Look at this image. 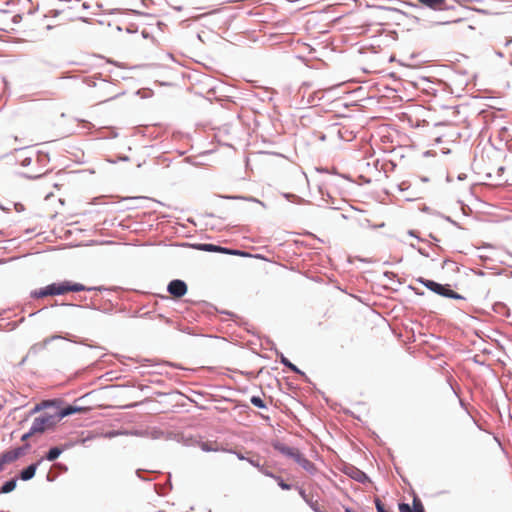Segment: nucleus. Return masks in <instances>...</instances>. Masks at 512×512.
I'll return each instance as SVG.
<instances>
[{
	"label": "nucleus",
	"mask_w": 512,
	"mask_h": 512,
	"mask_svg": "<svg viewBox=\"0 0 512 512\" xmlns=\"http://www.w3.org/2000/svg\"><path fill=\"white\" fill-rule=\"evenodd\" d=\"M43 174H39V175H35V176H31V175H27V174H24V176L28 179H38L42 176Z\"/></svg>",
	"instance_id": "obj_55"
},
{
	"label": "nucleus",
	"mask_w": 512,
	"mask_h": 512,
	"mask_svg": "<svg viewBox=\"0 0 512 512\" xmlns=\"http://www.w3.org/2000/svg\"><path fill=\"white\" fill-rule=\"evenodd\" d=\"M417 251H418L419 254H421L424 257H429L430 256L428 251L426 249H424V248L418 247Z\"/></svg>",
	"instance_id": "obj_49"
},
{
	"label": "nucleus",
	"mask_w": 512,
	"mask_h": 512,
	"mask_svg": "<svg viewBox=\"0 0 512 512\" xmlns=\"http://www.w3.org/2000/svg\"><path fill=\"white\" fill-rule=\"evenodd\" d=\"M452 291H453V289L450 284H443L442 290H441V293L439 296H442L444 298H450V294Z\"/></svg>",
	"instance_id": "obj_31"
},
{
	"label": "nucleus",
	"mask_w": 512,
	"mask_h": 512,
	"mask_svg": "<svg viewBox=\"0 0 512 512\" xmlns=\"http://www.w3.org/2000/svg\"><path fill=\"white\" fill-rule=\"evenodd\" d=\"M130 12L134 15L140 16V15H146L145 13H142L138 10L131 9Z\"/></svg>",
	"instance_id": "obj_57"
},
{
	"label": "nucleus",
	"mask_w": 512,
	"mask_h": 512,
	"mask_svg": "<svg viewBox=\"0 0 512 512\" xmlns=\"http://www.w3.org/2000/svg\"><path fill=\"white\" fill-rule=\"evenodd\" d=\"M266 343L269 346L268 349H270L271 351H274L275 354L277 355V351H279V350L277 349L276 344L269 338L266 339Z\"/></svg>",
	"instance_id": "obj_39"
},
{
	"label": "nucleus",
	"mask_w": 512,
	"mask_h": 512,
	"mask_svg": "<svg viewBox=\"0 0 512 512\" xmlns=\"http://www.w3.org/2000/svg\"><path fill=\"white\" fill-rule=\"evenodd\" d=\"M145 473H148V471L144 470V469H137L136 470V475H137L138 478H140L143 481H150L151 478H147V477L143 476V474H145Z\"/></svg>",
	"instance_id": "obj_35"
},
{
	"label": "nucleus",
	"mask_w": 512,
	"mask_h": 512,
	"mask_svg": "<svg viewBox=\"0 0 512 512\" xmlns=\"http://www.w3.org/2000/svg\"><path fill=\"white\" fill-rule=\"evenodd\" d=\"M449 299H453V300H465L466 298L459 294L458 292L456 291H452L451 294H450V298Z\"/></svg>",
	"instance_id": "obj_38"
},
{
	"label": "nucleus",
	"mask_w": 512,
	"mask_h": 512,
	"mask_svg": "<svg viewBox=\"0 0 512 512\" xmlns=\"http://www.w3.org/2000/svg\"><path fill=\"white\" fill-rule=\"evenodd\" d=\"M75 445V442L73 441H68V442H65L64 444L62 445H59L60 449H63V452L72 448L73 446Z\"/></svg>",
	"instance_id": "obj_41"
},
{
	"label": "nucleus",
	"mask_w": 512,
	"mask_h": 512,
	"mask_svg": "<svg viewBox=\"0 0 512 512\" xmlns=\"http://www.w3.org/2000/svg\"><path fill=\"white\" fill-rule=\"evenodd\" d=\"M474 273L476 275H478V276H484L485 275V273L482 270H476V271H474Z\"/></svg>",
	"instance_id": "obj_64"
},
{
	"label": "nucleus",
	"mask_w": 512,
	"mask_h": 512,
	"mask_svg": "<svg viewBox=\"0 0 512 512\" xmlns=\"http://www.w3.org/2000/svg\"><path fill=\"white\" fill-rule=\"evenodd\" d=\"M101 74H95L93 76H87L83 79V83H85L89 87H96L97 80L100 79Z\"/></svg>",
	"instance_id": "obj_26"
},
{
	"label": "nucleus",
	"mask_w": 512,
	"mask_h": 512,
	"mask_svg": "<svg viewBox=\"0 0 512 512\" xmlns=\"http://www.w3.org/2000/svg\"><path fill=\"white\" fill-rule=\"evenodd\" d=\"M29 356H30V355H28V353H27V354H26V356H24V357L22 358V360L20 361L19 365H23V364L26 362V360H27V358H28Z\"/></svg>",
	"instance_id": "obj_62"
},
{
	"label": "nucleus",
	"mask_w": 512,
	"mask_h": 512,
	"mask_svg": "<svg viewBox=\"0 0 512 512\" xmlns=\"http://www.w3.org/2000/svg\"><path fill=\"white\" fill-rule=\"evenodd\" d=\"M106 290L103 286H85L84 284L64 280L60 282H53L39 289L32 290L30 297L33 299L45 298L48 296L64 295L68 292H81V291H102Z\"/></svg>",
	"instance_id": "obj_1"
},
{
	"label": "nucleus",
	"mask_w": 512,
	"mask_h": 512,
	"mask_svg": "<svg viewBox=\"0 0 512 512\" xmlns=\"http://www.w3.org/2000/svg\"><path fill=\"white\" fill-rule=\"evenodd\" d=\"M8 464L2 453L0 454V472L4 469V466Z\"/></svg>",
	"instance_id": "obj_48"
},
{
	"label": "nucleus",
	"mask_w": 512,
	"mask_h": 512,
	"mask_svg": "<svg viewBox=\"0 0 512 512\" xmlns=\"http://www.w3.org/2000/svg\"><path fill=\"white\" fill-rule=\"evenodd\" d=\"M419 3L424 6L433 9V10H448L452 9L453 6H447L446 0H417Z\"/></svg>",
	"instance_id": "obj_14"
},
{
	"label": "nucleus",
	"mask_w": 512,
	"mask_h": 512,
	"mask_svg": "<svg viewBox=\"0 0 512 512\" xmlns=\"http://www.w3.org/2000/svg\"><path fill=\"white\" fill-rule=\"evenodd\" d=\"M8 325L11 326L12 330L18 327V323L17 322H10V323H8Z\"/></svg>",
	"instance_id": "obj_61"
},
{
	"label": "nucleus",
	"mask_w": 512,
	"mask_h": 512,
	"mask_svg": "<svg viewBox=\"0 0 512 512\" xmlns=\"http://www.w3.org/2000/svg\"><path fill=\"white\" fill-rule=\"evenodd\" d=\"M19 0H8L5 2V5L6 6H9V5H14L16 2H18Z\"/></svg>",
	"instance_id": "obj_59"
},
{
	"label": "nucleus",
	"mask_w": 512,
	"mask_h": 512,
	"mask_svg": "<svg viewBox=\"0 0 512 512\" xmlns=\"http://www.w3.org/2000/svg\"><path fill=\"white\" fill-rule=\"evenodd\" d=\"M63 401L61 399H48L37 403L30 411V414L33 415L40 411L49 409V408H59V405H62Z\"/></svg>",
	"instance_id": "obj_12"
},
{
	"label": "nucleus",
	"mask_w": 512,
	"mask_h": 512,
	"mask_svg": "<svg viewBox=\"0 0 512 512\" xmlns=\"http://www.w3.org/2000/svg\"><path fill=\"white\" fill-rule=\"evenodd\" d=\"M63 306H71V307H78V308H90L93 310H101L95 303V301L91 300L90 303H87L86 305H77L72 303H63Z\"/></svg>",
	"instance_id": "obj_27"
},
{
	"label": "nucleus",
	"mask_w": 512,
	"mask_h": 512,
	"mask_svg": "<svg viewBox=\"0 0 512 512\" xmlns=\"http://www.w3.org/2000/svg\"><path fill=\"white\" fill-rule=\"evenodd\" d=\"M442 218H444L447 222L451 223L452 225L456 226L457 228H461L458 222L453 220L450 216L442 215Z\"/></svg>",
	"instance_id": "obj_46"
},
{
	"label": "nucleus",
	"mask_w": 512,
	"mask_h": 512,
	"mask_svg": "<svg viewBox=\"0 0 512 512\" xmlns=\"http://www.w3.org/2000/svg\"><path fill=\"white\" fill-rule=\"evenodd\" d=\"M220 313L230 316L239 326L248 325V322L244 318L238 316L234 312L223 310L220 311Z\"/></svg>",
	"instance_id": "obj_21"
},
{
	"label": "nucleus",
	"mask_w": 512,
	"mask_h": 512,
	"mask_svg": "<svg viewBox=\"0 0 512 512\" xmlns=\"http://www.w3.org/2000/svg\"><path fill=\"white\" fill-rule=\"evenodd\" d=\"M273 479L282 490L288 491L292 489V484L287 483L281 476L276 474Z\"/></svg>",
	"instance_id": "obj_25"
},
{
	"label": "nucleus",
	"mask_w": 512,
	"mask_h": 512,
	"mask_svg": "<svg viewBox=\"0 0 512 512\" xmlns=\"http://www.w3.org/2000/svg\"><path fill=\"white\" fill-rule=\"evenodd\" d=\"M457 178H458V180L463 181V180H465L467 178V175L464 174V173H461V174L458 175Z\"/></svg>",
	"instance_id": "obj_58"
},
{
	"label": "nucleus",
	"mask_w": 512,
	"mask_h": 512,
	"mask_svg": "<svg viewBox=\"0 0 512 512\" xmlns=\"http://www.w3.org/2000/svg\"><path fill=\"white\" fill-rule=\"evenodd\" d=\"M31 163H32V158H31V157H24V158L20 161V164H21V166H23V167H27V166H29Z\"/></svg>",
	"instance_id": "obj_45"
},
{
	"label": "nucleus",
	"mask_w": 512,
	"mask_h": 512,
	"mask_svg": "<svg viewBox=\"0 0 512 512\" xmlns=\"http://www.w3.org/2000/svg\"><path fill=\"white\" fill-rule=\"evenodd\" d=\"M474 10H475L476 12L481 13V14H484V15L489 14V12H488L487 10H485V9L475 8Z\"/></svg>",
	"instance_id": "obj_54"
},
{
	"label": "nucleus",
	"mask_w": 512,
	"mask_h": 512,
	"mask_svg": "<svg viewBox=\"0 0 512 512\" xmlns=\"http://www.w3.org/2000/svg\"><path fill=\"white\" fill-rule=\"evenodd\" d=\"M260 473H262L263 475H265L266 477H269V478H274L275 477V473H273L272 471L266 469L264 466H262V469H260L259 471Z\"/></svg>",
	"instance_id": "obj_36"
},
{
	"label": "nucleus",
	"mask_w": 512,
	"mask_h": 512,
	"mask_svg": "<svg viewBox=\"0 0 512 512\" xmlns=\"http://www.w3.org/2000/svg\"><path fill=\"white\" fill-rule=\"evenodd\" d=\"M307 504L309 505L312 511L319 512L320 506L318 502L310 500L307 502Z\"/></svg>",
	"instance_id": "obj_37"
},
{
	"label": "nucleus",
	"mask_w": 512,
	"mask_h": 512,
	"mask_svg": "<svg viewBox=\"0 0 512 512\" xmlns=\"http://www.w3.org/2000/svg\"><path fill=\"white\" fill-rule=\"evenodd\" d=\"M408 235L416 238L418 241L424 242V239L418 236V232L416 230H409Z\"/></svg>",
	"instance_id": "obj_47"
},
{
	"label": "nucleus",
	"mask_w": 512,
	"mask_h": 512,
	"mask_svg": "<svg viewBox=\"0 0 512 512\" xmlns=\"http://www.w3.org/2000/svg\"><path fill=\"white\" fill-rule=\"evenodd\" d=\"M14 206H15V209H16L17 212H21V211L24 210V206L21 203H15Z\"/></svg>",
	"instance_id": "obj_52"
},
{
	"label": "nucleus",
	"mask_w": 512,
	"mask_h": 512,
	"mask_svg": "<svg viewBox=\"0 0 512 512\" xmlns=\"http://www.w3.org/2000/svg\"><path fill=\"white\" fill-rule=\"evenodd\" d=\"M247 462L249 464H251L253 467L257 468L258 471H260V469H262V464L260 463V460L257 458V459H254V458H247Z\"/></svg>",
	"instance_id": "obj_33"
},
{
	"label": "nucleus",
	"mask_w": 512,
	"mask_h": 512,
	"mask_svg": "<svg viewBox=\"0 0 512 512\" xmlns=\"http://www.w3.org/2000/svg\"><path fill=\"white\" fill-rule=\"evenodd\" d=\"M250 402L253 406H255L259 409H267V405H266L265 401L258 395L251 396Z\"/></svg>",
	"instance_id": "obj_22"
},
{
	"label": "nucleus",
	"mask_w": 512,
	"mask_h": 512,
	"mask_svg": "<svg viewBox=\"0 0 512 512\" xmlns=\"http://www.w3.org/2000/svg\"><path fill=\"white\" fill-rule=\"evenodd\" d=\"M416 281L418 283H420L421 285H423L424 287H426L431 292H433L437 295H440L441 290H442V285H443L442 283H439V282L431 280V279H426L422 276H419L418 278H416Z\"/></svg>",
	"instance_id": "obj_13"
},
{
	"label": "nucleus",
	"mask_w": 512,
	"mask_h": 512,
	"mask_svg": "<svg viewBox=\"0 0 512 512\" xmlns=\"http://www.w3.org/2000/svg\"><path fill=\"white\" fill-rule=\"evenodd\" d=\"M221 198H224V199H233V200H244V201H249V202H256L260 205H262L263 207H265V204L264 202L256 199L255 197L253 196H241V195H225V196H220Z\"/></svg>",
	"instance_id": "obj_19"
},
{
	"label": "nucleus",
	"mask_w": 512,
	"mask_h": 512,
	"mask_svg": "<svg viewBox=\"0 0 512 512\" xmlns=\"http://www.w3.org/2000/svg\"><path fill=\"white\" fill-rule=\"evenodd\" d=\"M37 434L38 433L35 431V429H33L32 425H31L29 430L21 436V441L24 443H29L28 439Z\"/></svg>",
	"instance_id": "obj_30"
},
{
	"label": "nucleus",
	"mask_w": 512,
	"mask_h": 512,
	"mask_svg": "<svg viewBox=\"0 0 512 512\" xmlns=\"http://www.w3.org/2000/svg\"><path fill=\"white\" fill-rule=\"evenodd\" d=\"M446 265H453L455 267L453 270L458 271L456 262L452 261L451 259H445L443 261L442 268H444Z\"/></svg>",
	"instance_id": "obj_42"
},
{
	"label": "nucleus",
	"mask_w": 512,
	"mask_h": 512,
	"mask_svg": "<svg viewBox=\"0 0 512 512\" xmlns=\"http://www.w3.org/2000/svg\"><path fill=\"white\" fill-rule=\"evenodd\" d=\"M231 452L234 453L239 460H246L247 461L248 457H245L241 452H237V451H231Z\"/></svg>",
	"instance_id": "obj_50"
},
{
	"label": "nucleus",
	"mask_w": 512,
	"mask_h": 512,
	"mask_svg": "<svg viewBox=\"0 0 512 512\" xmlns=\"http://www.w3.org/2000/svg\"><path fill=\"white\" fill-rule=\"evenodd\" d=\"M493 311L501 316L509 317L510 316V309L508 306L503 302H496L493 304Z\"/></svg>",
	"instance_id": "obj_17"
},
{
	"label": "nucleus",
	"mask_w": 512,
	"mask_h": 512,
	"mask_svg": "<svg viewBox=\"0 0 512 512\" xmlns=\"http://www.w3.org/2000/svg\"><path fill=\"white\" fill-rule=\"evenodd\" d=\"M271 446L275 451L285 457L293 459L301 468L311 475L315 474L317 471L315 464L308 460L298 449L287 446L278 440L272 441Z\"/></svg>",
	"instance_id": "obj_2"
},
{
	"label": "nucleus",
	"mask_w": 512,
	"mask_h": 512,
	"mask_svg": "<svg viewBox=\"0 0 512 512\" xmlns=\"http://www.w3.org/2000/svg\"><path fill=\"white\" fill-rule=\"evenodd\" d=\"M383 276L392 281L397 280V282L401 284V282L398 280L397 274L392 271H384Z\"/></svg>",
	"instance_id": "obj_34"
},
{
	"label": "nucleus",
	"mask_w": 512,
	"mask_h": 512,
	"mask_svg": "<svg viewBox=\"0 0 512 512\" xmlns=\"http://www.w3.org/2000/svg\"><path fill=\"white\" fill-rule=\"evenodd\" d=\"M188 291L187 283L181 279H173L167 285V292L174 298H182Z\"/></svg>",
	"instance_id": "obj_7"
},
{
	"label": "nucleus",
	"mask_w": 512,
	"mask_h": 512,
	"mask_svg": "<svg viewBox=\"0 0 512 512\" xmlns=\"http://www.w3.org/2000/svg\"><path fill=\"white\" fill-rule=\"evenodd\" d=\"M30 448H31L30 443H24L23 445L18 446L14 449H10V450H6V451L2 452V455L4 456V458L6 459V461L9 464V463H12V462L18 460L20 457L24 456L29 451Z\"/></svg>",
	"instance_id": "obj_9"
},
{
	"label": "nucleus",
	"mask_w": 512,
	"mask_h": 512,
	"mask_svg": "<svg viewBox=\"0 0 512 512\" xmlns=\"http://www.w3.org/2000/svg\"><path fill=\"white\" fill-rule=\"evenodd\" d=\"M49 161H50V157L47 152H44V151L37 152V162L41 166H46L49 163Z\"/></svg>",
	"instance_id": "obj_24"
},
{
	"label": "nucleus",
	"mask_w": 512,
	"mask_h": 512,
	"mask_svg": "<svg viewBox=\"0 0 512 512\" xmlns=\"http://www.w3.org/2000/svg\"><path fill=\"white\" fill-rule=\"evenodd\" d=\"M412 507L414 508V511H416V512H425V507L423 505V502L417 495H414V497H413Z\"/></svg>",
	"instance_id": "obj_23"
},
{
	"label": "nucleus",
	"mask_w": 512,
	"mask_h": 512,
	"mask_svg": "<svg viewBox=\"0 0 512 512\" xmlns=\"http://www.w3.org/2000/svg\"><path fill=\"white\" fill-rule=\"evenodd\" d=\"M62 453L63 449H60L59 446H53L45 453V455L42 458L43 460L53 462L57 460Z\"/></svg>",
	"instance_id": "obj_16"
},
{
	"label": "nucleus",
	"mask_w": 512,
	"mask_h": 512,
	"mask_svg": "<svg viewBox=\"0 0 512 512\" xmlns=\"http://www.w3.org/2000/svg\"><path fill=\"white\" fill-rule=\"evenodd\" d=\"M282 196L289 202L295 203V204H310V201L305 200L304 198L290 193V192H284L282 193Z\"/></svg>",
	"instance_id": "obj_18"
},
{
	"label": "nucleus",
	"mask_w": 512,
	"mask_h": 512,
	"mask_svg": "<svg viewBox=\"0 0 512 512\" xmlns=\"http://www.w3.org/2000/svg\"><path fill=\"white\" fill-rule=\"evenodd\" d=\"M58 423L59 420L55 412H43L39 416L34 418L32 422V427L38 434H43L46 431L54 430Z\"/></svg>",
	"instance_id": "obj_4"
},
{
	"label": "nucleus",
	"mask_w": 512,
	"mask_h": 512,
	"mask_svg": "<svg viewBox=\"0 0 512 512\" xmlns=\"http://www.w3.org/2000/svg\"><path fill=\"white\" fill-rule=\"evenodd\" d=\"M511 43H512V37L511 36L506 37L504 45L509 46Z\"/></svg>",
	"instance_id": "obj_56"
},
{
	"label": "nucleus",
	"mask_w": 512,
	"mask_h": 512,
	"mask_svg": "<svg viewBox=\"0 0 512 512\" xmlns=\"http://www.w3.org/2000/svg\"><path fill=\"white\" fill-rule=\"evenodd\" d=\"M152 2H153L152 0H141V4H142V6H144V7H146V8H147V7L149 6V4H151Z\"/></svg>",
	"instance_id": "obj_53"
},
{
	"label": "nucleus",
	"mask_w": 512,
	"mask_h": 512,
	"mask_svg": "<svg viewBox=\"0 0 512 512\" xmlns=\"http://www.w3.org/2000/svg\"><path fill=\"white\" fill-rule=\"evenodd\" d=\"M408 288H409L410 290H412V291H413L416 295H418V296H423V295L425 294V292H424L423 290H421V289H419V288H417V287H414V286H412V285H409V286H408Z\"/></svg>",
	"instance_id": "obj_43"
},
{
	"label": "nucleus",
	"mask_w": 512,
	"mask_h": 512,
	"mask_svg": "<svg viewBox=\"0 0 512 512\" xmlns=\"http://www.w3.org/2000/svg\"><path fill=\"white\" fill-rule=\"evenodd\" d=\"M85 409L86 407L84 406L68 404L65 407H62V405H59V408L56 409L55 414L60 422L63 418L83 412Z\"/></svg>",
	"instance_id": "obj_10"
},
{
	"label": "nucleus",
	"mask_w": 512,
	"mask_h": 512,
	"mask_svg": "<svg viewBox=\"0 0 512 512\" xmlns=\"http://www.w3.org/2000/svg\"><path fill=\"white\" fill-rule=\"evenodd\" d=\"M398 509H399V512H416V511H414V508L412 507V505H410L409 503H406V502H400L398 504Z\"/></svg>",
	"instance_id": "obj_32"
},
{
	"label": "nucleus",
	"mask_w": 512,
	"mask_h": 512,
	"mask_svg": "<svg viewBox=\"0 0 512 512\" xmlns=\"http://www.w3.org/2000/svg\"><path fill=\"white\" fill-rule=\"evenodd\" d=\"M473 361H474L476 364H478V365H483V362H481L480 360H478V356H475V357L473 358Z\"/></svg>",
	"instance_id": "obj_63"
},
{
	"label": "nucleus",
	"mask_w": 512,
	"mask_h": 512,
	"mask_svg": "<svg viewBox=\"0 0 512 512\" xmlns=\"http://www.w3.org/2000/svg\"><path fill=\"white\" fill-rule=\"evenodd\" d=\"M200 448L204 452L217 451V448L214 446V443L209 442V441L202 442L200 445Z\"/></svg>",
	"instance_id": "obj_29"
},
{
	"label": "nucleus",
	"mask_w": 512,
	"mask_h": 512,
	"mask_svg": "<svg viewBox=\"0 0 512 512\" xmlns=\"http://www.w3.org/2000/svg\"><path fill=\"white\" fill-rule=\"evenodd\" d=\"M69 336H70L69 334H66L65 336H62L60 334L51 335V336L45 338L43 341L34 343L32 346H30V348L28 350V355L36 356L41 351L45 350L47 348V346L52 341H55V340H58V339H65V340L70 341V339L68 338Z\"/></svg>",
	"instance_id": "obj_6"
},
{
	"label": "nucleus",
	"mask_w": 512,
	"mask_h": 512,
	"mask_svg": "<svg viewBox=\"0 0 512 512\" xmlns=\"http://www.w3.org/2000/svg\"><path fill=\"white\" fill-rule=\"evenodd\" d=\"M194 249L203 252L221 253L240 257L251 256L248 252L240 249L229 248L213 243H195L191 245Z\"/></svg>",
	"instance_id": "obj_3"
},
{
	"label": "nucleus",
	"mask_w": 512,
	"mask_h": 512,
	"mask_svg": "<svg viewBox=\"0 0 512 512\" xmlns=\"http://www.w3.org/2000/svg\"><path fill=\"white\" fill-rule=\"evenodd\" d=\"M277 358H279V361L283 366L298 374L306 383L312 385L314 388L316 387L315 383L311 381L306 373L293 364L281 351H277Z\"/></svg>",
	"instance_id": "obj_8"
},
{
	"label": "nucleus",
	"mask_w": 512,
	"mask_h": 512,
	"mask_svg": "<svg viewBox=\"0 0 512 512\" xmlns=\"http://www.w3.org/2000/svg\"><path fill=\"white\" fill-rule=\"evenodd\" d=\"M298 492H299V495L301 496V498H302L306 503H307L308 501H310V500H311V499L307 496L305 489H303L302 487H298Z\"/></svg>",
	"instance_id": "obj_40"
},
{
	"label": "nucleus",
	"mask_w": 512,
	"mask_h": 512,
	"mask_svg": "<svg viewBox=\"0 0 512 512\" xmlns=\"http://www.w3.org/2000/svg\"><path fill=\"white\" fill-rule=\"evenodd\" d=\"M43 462V458L38 459L36 462H33L23 468L19 475L17 476L18 479H21L22 481H29L35 477L36 471L40 464Z\"/></svg>",
	"instance_id": "obj_11"
},
{
	"label": "nucleus",
	"mask_w": 512,
	"mask_h": 512,
	"mask_svg": "<svg viewBox=\"0 0 512 512\" xmlns=\"http://www.w3.org/2000/svg\"><path fill=\"white\" fill-rule=\"evenodd\" d=\"M22 19H23L22 14L17 13V14H15V15H13V17H12V23H13V24H19V23L22 21Z\"/></svg>",
	"instance_id": "obj_44"
},
{
	"label": "nucleus",
	"mask_w": 512,
	"mask_h": 512,
	"mask_svg": "<svg viewBox=\"0 0 512 512\" xmlns=\"http://www.w3.org/2000/svg\"><path fill=\"white\" fill-rule=\"evenodd\" d=\"M18 477L10 478L5 481L0 487V494H8L13 492L17 487Z\"/></svg>",
	"instance_id": "obj_15"
},
{
	"label": "nucleus",
	"mask_w": 512,
	"mask_h": 512,
	"mask_svg": "<svg viewBox=\"0 0 512 512\" xmlns=\"http://www.w3.org/2000/svg\"><path fill=\"white\" fill-rule=\"evenodd\" d=\"M138 199L149 200L148 197H143V196H140V197H125V198H123V200H138Z\"/></svg>",
	"instance_id": "obj_51"
},
{
	"label": "nucleus",
	"mask_w": 512,
	"mask_h": 512,
	"mask_svg": "<svg viewBox=\"0 0 512 512\" xmlns=\"http://www.w3.org/2000/svg\"><path fill=\"white\" fill-rule=\"evenodd\" d=\"M50 13L52 14L53 17H56L60 14V11L59 10H51Z\"/></svg>",
	"instance_id": "obj_60"
},
{
	"label": "nucleus",
	"mask_w": 512,
	"mask_h": 512,
	"mask_svg": "<svg viewBox=\"0 0 512 512\" xmlns=\"http://www.w3.org/2000/svg\"><path fill=\"white\" fill-rule=\"evenodd\" d=\"M154 489H155L156 493L159 495H164L168 491H170L172 489L171 474H169V479L164 486L155 484Z\"/></svg>",
	"instance_id": "obj_20"
},
{
	"label": "nucleus",
	"mask_w": 512,
	"mask_h": 512,
	"mask_svg": "<svg viewBox=\"0 0 512 512\" xmlns=\"http://www.w3.org/2000/svg\"><path fill=\"white\" fill-rule=\"evenodd\" d=\"M129 160L130 158L127 155H118L116 158H106V161L110 164H116L118 161L128 162Z\"/></svg>",
	"instance_id": "obj_28"
},
{
	"label": "nucleus",
	"mask_w": 512,
	"mask_h": 512,
	"mask_svg": "<svg viewBox=\"0 0 512 512\" xmlns=\"http://www.w3.org/2000/svg\"><path fill=\"white\" fill-rule=\"evenodd\" d=\"M338 469L342 473H344L345 475H347L348 477L357 481L360 484L365 485L371 481L370 477L364 471L348 462L341 461V463L338 466Z\"/></svg>",
	"instance_id": "obj_5"
}]
</instances>
